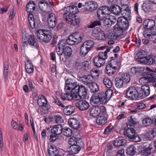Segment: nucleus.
<instances>
[{"label":"nucleus","mask_w":156,"mask_h":156,"mask_svg":"<svg viewBox=\"0 0 156 156\" xmlns=\"http://www.w3.org/2000/svg\"><path fill=\"white\" fill-rule=\"evenodd\" d=\"M126 141L124 139H117L114 141L113 144L115 147L123 146L126 145Z\"/></svg>","instance_id":"nucleus-37"},{"label":"nucleus","mask_w":156,"mask_h":156,"mask_svg":"<svg viewBox=\"0 0 156 156\" xmlns=\"http://www.w3.org/2000/svg\"><path fill=\"white\" fill-rule=\"evenodd\" d=\"M48 152L50 156H53L57 154L58 151L55 145H51L48 149Z\"/></svg>","instance_id":"nucleus-34"},{"label":"nucleus","mask_w":156,"mask_h":156,"mask_svg":"<svg viewBox=\"0 0 156 156\" xmlns=\"http://www.w3.org/2000/svg\"><path fill=\"white\" fill-rule=\"evenodd\" d=\"M48 18V24L50 28H54L56 25L57 18L54 13H49Z\"/></svg>","instance_id":"nucleus-16"},{"label":"nucleus","mask_w":156,"mask_h":156,"mask_svg":"<svg viewBox=\"0 0 156 156\" xmlns=\"http://www.w3.org/2000/svg\"><path fill=\"white\" fill-rule=\"evenodd\" d=\"M12 127L14 129L21 131L23 130L24 126L22 124H20L19 125L17 122L14 121H12Z\"/></svg>","instance_id":"nucleus-40"},{"label":"nucleus","mask_w":156,"mask_h":156,"mask_svg":"<svg viewBox=\"0 0 156 156\" xmlns=\"http://www.w3.org/2000/svg\"><path fill=\"white\" fill-rule=\"evenodd\" d=\"M142 8L144 11L146 13L150 12L151 9V5L149 3L144 2L142 6Z\"/></svg>","instance_id":"nucleus-49"},{"label":"nucleus","mask_w":156,"mask_h":156,"mask_svg":"<svg viewBox=\"0 0 156 156\" xmlns=\"http://www.w3.org/2000/svg\"><path fill=\"white\" fill-rule=\"evenodd\" d=\"M56 52L57 54L60 56V60L64 61V58H63L62 57V55L63 54V49L57 47Z\"/></svg>","instance_id":"nucleus-58"},{"label":"nucleus","mask_w":156,"mask_h":156,"mask_svg":"<svg viewBox=\"0 0 156 156\" xmlns=\"http://www.w3.org/2000/svg\"><path fill=\"white\" fill-rule=\"evenodd\" d=\"M111 13V9L106 6H102L99 8L97 11V15L100 20H103L106 15H109Z\"/></svg>","instance_id":"nucleus-8"},{"label":"nucleus","mask_w":156,"mask_h":156,"mask_svg":"<svg viewBox=\"0 0 156 156\" xmlns=\"http://www.w3.org/2000/svg\"><path fill=\"white\" fill-rule=\"evenodd\" d=\"M83 34L80 32H76L69 35L66 40H61L58 43L57 47L63 49L66 45V42L70 45L76 44L80 43L83 38Z\"/></svg>","instance_id":"nucleus-2"},{"label":"nucleus","mask_w":156,"mask_h":156,"mask_svg":"<svg viewBox=\"0 0 156 156\" xmlns=\"http://www.w3.org/2000/svg\"><path fill=\"white\" fill-rule=\"evenodd\" d=\"M138 87L137 85L135 87L130 86L127 89L126 95L127 98L131 100H134L136 98L139 94Z\"/></svg>","instance_id":"nucleus-7"},{"label":"nucleus","mask_w":156,"mask_h":156,"mask_svg":"<svg viewBox=\"0 0 156 156\" xmlns=\"http://www.w3.org/2000/svg\"><path fill=\"white\" fill-rule=\"evenodd\" d=\"M91 91L92 93H95L98 91L99 90V87L97 84L95 83H93L91 84L90 87Z\"/></svg>","instance_id":"nucleus-56"},{"label":"nucleus","mask_w":156,"mask_h":156,"mask_svg":"<svg viewBox=\"0 0 156 156\" xmlns=\"http://www.w3.org/2000/svg\"><path fill=\"white\" fill-rule=\"evenodd\" d=\"M36 35L39 40L45 43L49 42L52 37L51 31L48 30H39L37 31Z\"/></svg>","instance_id":"nucleus-4"},{"label":"nucleus","mask_w":156,"mask_h":156,"mask_svg":"<svg viewBox=\"0 0 156 156\" xmlns=\"http://www.w3.org/2000/svg\"><path fill=\"white\" fill-rule=\"evenodd\" d=\"M37 103L39 106L41 107L48 106L49 105L47 99L43 95H40L38 96Z\"/></svg>","instance_id":"nucleus-22"},{"label":"nucleus","mask_w":156,"mask_h":156,"mask_svg":"<svg viewBox=\"0 0 156 156\" xmlns=\"http://www.w3.org/2000/svg\"><path fill=\"white\" fill-rule=\"evenodd\" d=\"M63 112L66 115H71L75 112L74 107L71 105L67 106L64 109Z\"/></svg>","instance_id":"nucleus-30"},{"label":"nucleus","mask_w":156,"mask_h":156,"mask_svg":"<svg viewBox=\"0 0 156 156\" xmlns=\"http://www.w3.org/2000/svg\"><path fill=\"white\" fill-rule=\"evenodd\" d=\"M64 17L66 22L69 24L75 26L78 24L80 22V18L73 14L65 12Z\"/></svg>","instance_id":"nucleus-6"},{"label":"nucleus","mask_w":156,"mask_h":156,"mask_svg":"<svg viewBox=\"0 0 156 156\" xmlns=\"http://www.w3.org/2000/svg\"><path fill=\"white\" fill-rule=\"evenodd\" d=\"M53 101L55 104L59 106H61L62 108H64L65 107V106L56 97H53Z\"/></svg>","instance_id":"nucleus-57"},{"label":"nucleus","mask_w":156,"mask_h":156,"mask_svg":"<svg viewBox=\"0 0 156 156\" xmlns=\"http://www.w3.org/2000/svg\"><path fill=\"white\" fill-rule=\"evenodd\" d=\"M146 107L145 105L143 103H139L137 105V107L134 110H131L129 111L130 113H136L138 109H141L144 108Z\"/></svg>","instance_id":"nucleus-45"},{"label":"nucleus","mask_w":156,"mask_h":156,"mask_svg":"<svg viewBox=\"0 0 156 156\" xmlns=\"http://www.w3.org/2000/svg\"><path fill=\"white\" fill-rule=\"evenodd\" d=\"M113 129V126H108L105 129L104 133L105 134H109L112 132Z\"/></svg>","instance_id":"nucleus-62"},{"label":"nucleus","mask_w":156,"mask_h":156,"mask_svg":"<svg viewBox=\"0 0 156 156\" xmlns=\"http://www.w3.org/2000/svg\"><path fill=\"white\" fill-rule=\"evenodd\" d=\"M121 78L123 80L124 83H128L130 80V76L127 73H123L122 75Z\"/></svg>","instance_id":"nucleus-47"},{"label":"nucleus","mask_w":156,"mask_h":156,"mask_svg":"<svg viewBox=\"0 0 156 156\" xmlns=\"http://www.w3.org/2000/svg\"><path fill=\"white\" fill-rule=\"evenodd\" d=\"M111 11H112L113 13L115 15H119L121 13V9L118 5H115L111 6Z\"/></svg>","instance_id":"nucleus-35"},{"label":"nucleus","mask_w":156,"mask_h":156,"mask_svg":"<svg viewBox=\"0 0 156 156\" xmlns=\"http://www.w3.org/2000/svg\"><path fill=\"white\" fill-rule=\"evenodd\" d=\"M121 3L122 5L121 13L123 17L126 19H129L131 16V8L127 4V0H121Z\"/></svg>","instance_id":"nucleus-9"},{"label":"nucleus","mask_w":156,"mask_h":156,"mask_svg":"<svg viewBox=\"0 0 156 156\" xmlns=\"http://www.w3.org/2000/svg\"><path fill=\"white\" fill-rule=\"evenodd\" d=\"M106 59V55L105 54L99 53L98 55L94 58V63L95 66L100 67L105 64Z\"/></svg>","instance_id":"nucleus-11"},{"label":"nucleus","mask_w":156,"mask_h":156,"mask_svg":"<svg viewBox=\"0 0 156 156\" xmlns=\"http://www.w3.org/2000/svg\"><path fill=\"white\" fill-rule=\"evenodd\" d=\"M75 105L80 110L84 111L87 110L88 108L89 104L85 100H81L76 103Z\"/></svg>","instance_id":"nucleus-17"},{"label":"nucleus","mask_w":156,"mask_h":156,"mask_svg":"<svg viewBox=\"0 0 156 156\" xmlns=\"http://www.w3.org/2000/svg\"><path fill=\"white\" fill-rule=\"evenodd\" d=\"M127 154L130 155H133L136 152V149L133 145L129 146L127 150Z\"/></svg>","instance_id":"nucleus-46"},{"label":"nucleus","mask_w":156,"mask_h":156,"mask_svg":"<svg viewBox=\"0 0 156 156\" xmlns=\"http://www.w3.org/2000/svg\"><path fill=\"white\" fill-rule=\"evenodd\" d=\"M62 133L65 136L69 137L72 135V131L70 128H65L63 129Z\"/></svg>","instance_id":"nucleus-53"},{"label":"nucleus","mask_w":156,"mask_h":156,"mask_svg":"<svg viewBox=\"0 0 156 156\" xmlns=\"http://www.w3.org/2000/svg\"><path fill=\"white\" fill-rule=\"evenodd\" d=\"M124 82L121 78H117L115 79V84L116 87L120 88L123 87Z\"/></svg>","instance_id":"nucleus-41"},{"label":"nucleus","mask_w":156,"mask_h":156,"mask_svg":"<svg viewBox=\"0 0 156 156\" xmlns=\"http://www.w3.org/2000/svg\"><path fill=\"white\" fill-rule=\"evenodd\" d=\"M118 30H115L114 28L113 30H109L108 34H106V39H116L117 38L118 35L116 33V32Z\"/></svg>","instance_id":"nucleus-27"},{"label":"nucleus","mask_w":156,"mask_h":156,"mask_svg":"<svg viewBox=\"0 0 156 156\" xmlns=\"http://www.w3.org/2000/svg\"><path fill=\"white\" fill-rule=\"evenodd\" d=\"M129 27V24L128 20L123 17H120L118 19L117 24L114 26V30L118 31H124L127 30Z\"/></svg>","instance_id":"nucleus-5"},{"label":"nucleus","mask_w":156,"mask_h":156,"mask_svg":"<svg viewBox=\"0 0 156 156\" xmlns=\"http://www.w3.org/2000/svg\"><path fill=\"white\" fill-rule=\"evenodd\" d=\"M69 125L74 129H77L80 127L79 121L75 118L70 119L68 121Z\"/></svg>","instance_id":"nucleus-23"},{"label":"nucleus","mask_w":156,"mask_h":156,"mask_svg":"<svg viewBox=\"0 0 156 156\" xmlns=\"http://www.w3.org/2000/svg\"><path fill=\"white\" fill-rule=\"evenodd\" d=\"M103 24L105 27H110L116 21V18L113 16H109L108 18H104Z\"/></svg>","instance_id":"nucleus-21"},{"label":"nucleus","mask_w":156,"mask_h":156,"mask_svg":"<svg viewBox=\"0 0 156 156\" xmlns=\"http://www.w3.org/2000/svg\"><path fill=\"white\" fill-rule=\"evenodd\" d=\"M66 9V12H69L70 14V13L74 15H75L78 12V9L77 7L74 5L67 6Z\"/></svg>","instance_id":"nucleus-31"},{"label":"nucleus","mask_w":156,"mask_h":156,"mask_svg":"<svg viewBox=\"0 0 156 156\" xmlns=\"http://www.w3.org/2000/svg\"><path fill=\"white\" fill-rule=\"evenodd\" d=\"M108 115L106 112V110L101 113V114L97 118V123L101 125H103L107 122Z\"/></svg>","instance_id":"nucleus-14"},{"label":"nucleus","mask_w":156,"mask_h":156,"mask_svg":"<svg viewBox=\"0 0 156 156\" xmlns=\"http://www.w3.org/2000/svg\"><path fill=\"white\" fill-rule=\"evenodd\" d=\"M16 11L15 9L13 8L10 11L9 18L10 20L13 19L16 16Z\"/></svg>","instance_id":"nucleus-63"},{"label":"nucleus","mask_w":156,"mask_h":156,"mask_svg":"<svg viewBox=\"0 0 156 156\" xmlns=\"http://www.w3.org/2000/svg\"><path fill=\"white\" fill-rule=\"evenodd\" d=\"M144 36L146 38L154 39V41L156 42V34H153L150 32H147L146 30L144 33Z\"/></svg>","instance_id":"nucleus-43"},{"label":"nucleus","mask_w":156,"mask_h":156,"mask_svg":"<svg viewBox=\"0 0 156 156\" xmlns=\"http://www.w3.org/2000/svg\"><path fill=\"white\" fill-rule=\"evenodd\" d=\"M80 147L78 144L71 145L68 148L69 151L72 154H76L78 153L80 150Z\"/></svg>","instance_id":"nucleus-28"},{"label":"nucleus","mask_w":156,"mask_h":156,"mask_svg":"<svg viewBox=\"0 0 156 156\" xmlns=\"http://www.w3.org/2000/svg\"><path fill=\"white\" fill-rule=\"evenodd\" d=\"M9 66L7 64H5L4 65V71L3 76L5 79H6L8 77L9 72Z\"/></svg>","instance_id":"nucleus-54"},{"label":"nucleus","mask_w":156,"mask_h":156,"mask_svg":"<svg viewBox=\"0 0 156 156\" xmlns=\"http://www.w3.org/2000/svg\"><path fill=\"white\" fill-rule=\"evenodd\" d=\"M152 145L151 144H150L148 147L142 151V152L145 155H148L151 154V151L152 150Z\"/></svg>","instance_id":"nucleus-55"},{"label":"nucleus","mask_w":156,"mask_h":156,"mask_svg":"<svg viewBox=\"0 0 156 156\" xmlns=\"http://www.w3.org/2000/svg\"><path fill=\"white\" fill-rule=\"evenodd\" d=\"M127 128L124 132L125 135L129 139H130L135 136L136 134V131L133 129V127H131L130 126L127 125Z\"/></svg>","instance_id":"nucleus-25"},{"label":"nucleus","mask_w":156,"mask_h":156,"mask_svg":"<svg viewBox=\"0 0 156 156\" xmlns=\"http://www.w3.org/2000/svg\"><path fill=\"white\" fill-rule=\"evenodd\" d=\"M28 43L32 48L38 49L39 48L38 43L36 41L34 36L33 34L29 35L28 39Z\"/></svg>","instance_id":"nucleus-18"},{"label":"nucleus","mask_w":156,"mask_h":156,"mask_svg":"<svg viewBox=\"0 0 156 156\" xmlns=\"http://www.w3.org/2000/svg\"><path fill=\"white\" fill-rule=\"evenodd\" d=\"M153 121L151 119L148 117L144 118L142 120L143 124L145 126H148L152 124Z\"/></svg>","instance_id":"nucleus-48"},{"label":"nucleus","mask_w":156,"mask_h":156,"mask_svg":"<svg viewBox=\"0 0 156 156\" xmlns=\"http://www.w3.org/2000/svg\"><path fill=\"white\" fill-rule=\"evenodd\" d=\"M100 94L103 95L102 98L104 99L105 104L111 98L113 94L112 90L111 89L108 90L105 93L103 92H100Z\"/></svg>","instance_id":"nucleus-24"},{"label":"nucleus","mask_w":156,"mask_h":156,"mask_svg":"<svg viewBox=\"0 0 156 156\" xmlns=\"http://www.w3.org/2000/svg\"><path fill=\"white\" fill-rule=\"evenodd\" d=\"M72 52V48L69 47H66L63 49V55L66 58L70 57Z\"/></svg>","instance_id":"nucleus-36"},{"label":"nucleus","mask_w":156,"mask_h":156,"mask_svg":"<svg viewBox=\"0 0 156 156\" xmlns=\"http://www.w3.org/2000/svg\"><path fill=\"white\" fill-rule=\"evenodd\" d=\"M94 43L92 40H89L84 42L83 45L90 51L92 48Z\"/></svg>","instance_id":"nucleus-42"},{"label":"nucleus","mask_w":156,"mask_h":156,"mask_svg":"<svg viewBox=\"0 0 156 156\" xmlns=\"http://www.w3.org/2000/svg\"><path fill=\"white\" fill-rule=\"evenodd\" d=\"M62 127L60 125L54 126L51 129L52 133L56 135H60L62 133Z\"/></svg>","instance_id":"nucleus-29"},{"label":"nucleus","mask_w":156,"mask_h":156,"mask_svg":"<svg viewBox=\"0 0 156 156\" xmlns=\"http://www.w3.org/2000/svg\"><path fill=\"white\" fill-rule=\"evenodd\" d=\"M90 51L87 48L82 45L80 48V53L81 56H85Z\"/></svg>","instance_id":"nucleus-52"},{"label":"nucleus","mask_w":156,"mask_h":156,"mask_svg":"<svg viewBox=\"0 0 156 156\" xmlns=\"http://www.w3.org/2000/svg\"><path fill=\"white\" fill-rule=\"evenodd\" d=\"M139 82L141 84L148 83L147 76L140 78L139 79Z\"/></svg>","instance_id":"nucleus-64"},{"label":"nucleus","mask_w":156,"mask_h":156,"mask_svg":"<svg viewBox=\"0 0 156 156\" xmlns=\"http://www.w3.org/2000/svg\"><path fill=\"white\" fill-rule=\"evenodd\" d=\"M155 21L153 20L147 19L145 20L143 23V27L147 30H152L155 27Z\"/></svg>","instance_id":"nucleus-20"},{"label":"nucleus","mask_w":156,"mask_h":156,"mask_svg":"<svg viewBox=\"0 0 156 156\" xmlns=\"http://www.w3.org/2000/svg\"><path fill=\"white\" fill-rule=\"evenodd\" d=\"M25 68L27 73L29 74L32 73L34 71L32 64L30 60L28 59L25 62Z\"/></svg>","instance_id":"nucleus-26"},{"label":"nucleus","mask_w":156,"mask_h":156,"mask_svg":"<svg viewBox=\"0 0 156 156\" xmlns=\"http://www.w3.org/2000/svg\"><path fill=\"white\" fill-rule=\"evenodd\" d=\"M136 62L147 65H151L154 62L153 58L150 56L146 57H141L136 58Z\"/></svg>","instance_id":"nucleus-15"},{"label":"nucleus","mask_w":156,"mask_h":156,"mask_svg":"<svg viewBox=\"0 0 156 156\" xmlns=\"http://www.w3.org/2000/svg\"><path fill=\"white\" fill-rule=\"evenodd\" d=\"M148 82H156V74L152 72L147 75Z\"/></svg>","instance_id":"nucleus-38"},{"label":"nucleus","mask_w":156,"mask_h":156,"mask_svg":"<svg viewBox=\"0 0 156 156\" xmlns=\"http://www.w3.org/2000/svg\"><path fill=\"white\" fill-rule=\"evenodd\" d=\"M98 6V5L96 2L90 1L87 3V9L90 11H92L96 10Z\"/></svg>","instance_id":"nucleus-32"},{"label":"nucleus","mask_w":156,"mask_h":156,"mask_svg":"<svg viewBox=\"0 0 156 156\" xmlns=\"http://www.w3.org/2000/svg\"><path fill=\"white\" fill-rule=\"evenodd\" d=\"M35 5L34 2H30L26 5V10L27 12L29 13L28 17V21L30 26L32 29H34L36 24L40 22L39 17H34L32 13L35 11Z\"/></svg>","instance_id":"nucleus-3"},{"label":"nucleus","mask_w":156,"mask_h":156,"mask_svg":"<svg viewBox=\"0 0 156 156\" xmlns=\"http://www.w3.org/2000/svg\"><path fill=\"white\" fill-rule=\"evenodd\" d=\"M55 122L57 123H63L64 122L63 119L60 115H56L55 117Z\"/></svg>","instance_id":"nucleus-60"},{"label":"nucleus","mask_w":156,"mask_h":156,"mask_svg":"<svg viewBox=\"0 0 156 156\" xmlns=\"http://www.w3.org/2000/svg\"><path fill=\"white\" fill-rule=\"evenodd\" d=\"M94 81V78L90 75H88L86 76L83 80V82H84V84L86 85L93 83Z\"/></svg>","instance_id":"nucleus-39"},{"label":"nucleus","mask_w":156,"mask_h":156,"mask_svg":"<svg viewBox=\"0 0 156 156\" xmlns=\"http://www.w3.org/2000/svg\"><path fill=\"white\" fill-rule=\"evenodd\" d=\"M64 90L65 93L60 94L61 98L63 101L79 100L86 98L87 94V90L86 87L83 85L78 84L75 80L71 78L66 80Z\"/></svg>","instance_id":"nucleus-1"},{"label":"nucleus","mask_w":156,"mask_h":156,"mask_svg":"<svg viewBox=\"0 0 156 156\" xmlns=\"http://www.w3.org/2000/svg\"><path fill=\"white\" fill-rule=\"evenodd\" d=\"M94 37L98 40H104L106 39V34L103 31L100 32Z\"/></svg>","instance_id":"nucleus-50"},{"label":"nucleus","mask_w":156,"mask_h":156,"mask_svg":"<svg viewBox=\"0 0 156 156\" xmlns=\"http://www.w3.org/2000/svg\"><path fill=\"white\" fill-rule=\"evenodd\" d=\"M138 87L139 94H142L141 95L143 98L148 96L150 94V87L147 84H145L142 86L137 84Z\"/></svg>","instance_id":"nucleus-13"},{"label":"nucleus","mask_w":156,"mask_h":156,"mask_svg":"<svg viewBox=\"0 0 156 156\" xmlns=\"http://www.w3.org/2000/svg\"><path fill=\"white\" fill-rule=\"evenodd\" d=\"M105 107L103 106H93L91 108L90 114L91 116L95 117L100 113L101 114L102 112L106 110Z\"/></svg>","instance_id":"nucleus-12"},{"label":"nucleus","mask_w":156,"mask_h":156,"mask_svg":"<svg viewBox=\"0 0 156 156\" xmlns=\"http://www.w3.org/2000/svg\"><path fill=\"white\" fill-rule=\"evenodd\" d=\"M39 6L41 10L47 13H49L52 11L51 7L45 1H41L39 3Z\"/></svg>","instance_id":"nucleus-19"},{"label":"nucleus","mask_w":156,"mask_h":156,"mask_svg":"<svg viewBox=\"0 0 156 156\" xmlns=\"http://www.w3.org/2000/svg\"><path fill=\"white\" fill-rule=\"evenodd\" d=\"M103 82L105 86L108 88H110L112 87V83L111 80L107 77L105 78Z\"/></svg>","instance_id":"nucleus-51"},{"label":"nucleus","mask_w":156,"mask_h":156,"mask_svg":"<svg viewBox=\"0 0 156 156\" xmlns=\"http://www.w3.org/2000/svg\"><path fill=\"white\" fill-rule=\"evenodd\" d=\"M117 70L112 67L110 65H107L106 67V72L107 75L112 76L117 72Z\"/></svg>","instance_id":"nucleus-33"},{"label":"nucleus","mask_w":156,"mask_h":156,"mask_svg":"<svg viewBox=\"0 0 156 156\" xmlns=\"http://www.w3.org/2000/svg\"><path fill=\"white\" fill-rule=\"evenodd\" d=\"M101 25V23L98 21H95L92 22L88 26V28H93L97 26Z\"/></svg>","instance_id":"nucleus-61"},{"label":"nucleus","mask_w":156,"mask_h":156,"mask_svg":"<svg viewBox=\"0 0 156 156\" xmlns=\"http://www.w3.org/2000/svg\"><path fill=\"white\" fill-rule=\"evenodd\" d=\"M103 95L99 92L93 95L90 99L91 104L93 105L100 104H105L104 99L102 97Z\"/></svg>","instance_id":"nucleus-10"},{"label":"nucleus","mask_w":156,"mask_h":156,"mask_svg":"<svg viewBox=\"0 0 156 156\" xmlns=\"http://www.w3.org/2000/svg\"><path fill=\"white\" fill-rule=\"evenodd\" d=\"M120 64V63L117 60L115 59L112 60L108 65H110L112 67L118 70L119 68Z\"/></svg>","instance_id":"nucleus-44"},{"label":"nucleus","mask_w":156,"mask_h":156,"mask_svg":"<svg viewBox=\"0 0 156 156\" xmlns=\"http://www.w3.org/2000/svg\"><path fill=\"white\" fill-rule=\"evenodd\" d=\"M77 139L74 137H71L68 141L69 143L71 145H74L77 144Z\"/></svg>","instance_id":"nucleus-59"}]
</instances>
